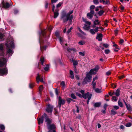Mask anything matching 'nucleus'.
<instances>
[{
	"label": "nucleus",
	"mask_w": 132,
	"mask_h": 132,
	"mask_svg": "<svg viewBox=\"0 0 132 132\" xmlns=\"http://www.w3.org/2000/svg\"><path fill=\"white\" fill-rule=\"evenodd\" d=\"M120 90L119 89L117 90L115 92H114V94L117 96H119L120 95Z\"/></svg>",
	"instance_id": "nucleus-24"
},
{
	"label": "nucleus",
	"mask_w": 132,
	"mask_h": 132,
	"mask_svg": "<svg viewBox=\"0 0 132 132\" xmlns=\"http://www.w3.org/2000/svg\"><path fill=\"white\" fill-rule=\"evenodd\" d=\"M67 51L69 52H74V50L72 48H67Z\"/></svg>",
	"instance_id": "nucleus-43"
},
{
	"label": "nucleus",
	"mask_w": 132,
	"mask_h": 132,
	"mask_svg": "<svg viewBox=\"0 0 132 132\" xmlns=\"http://www.w3.org/2000/svg\"><path fill=\"white\" fill-rule=\"evenodd\" d=\"M83 21L87 25H90L91 22L88 21L87 19H85L84 18H82Z\"/></svg>",
	"instance_id": "nucleus-22"
},
{
	"label": "nucleus",
	"mask_w": 132,
	"mask_h": 132,
	"mask_svg": "<svg viewBox=\"0 0 132 132\" xmlns=\"http://www.w3.org/2000/svg\"><path fill=\"white\" fill-rule=\"evenodd\" d=\"M90 28V25H84L83 27V29L85 30H88Z\"/></svg>",
	"instance_id": "nucleus-25"
},
{
	"label": "nucleus",
	"mask_w": 132,
	"mask_h": 132,
	"mask_svg": "<svg viewBox=\"0 0 132 132\" xmlns=\"http://www.w3.org/2000/svg\"><path fill=\"white\" fill-rule=\"evenodd\" d=\"M4 36V34L0 32V41L3 39Z\"/></svg>",
	"instance_id": "nucleus-34"
},
{
	"label": "nucleus",
	"mask_w": 132,
	"mask_h": 132,
	"mask_svg": "<svg viewBox=\"0 0 132 132\" xmlns=\"http://www.w3.org/2000/svg\"><path fill=\"white\" fill-rule=\"evenodd\" d=\"M14 11V13L15 14H16L18 12V11L17 10L15 9Z\"/></svg>",
	"instance_id": "nucleus-64"
},
{
	"label": "nucleus",
	"mask_w": 132,
	"mask_h": 132,
	"mask_svg": "<svg viewBox=\"0 0 132 132\" xmlns=\"http://www.w3.org/2000/svg\"><path fill=\"white\" fill-rule=\"evenodd\" d=\"M60 85L62 86V87L64 88L65 86V82L62 81Z\"/></svg>",
	"instance_id": "nucleus-41"
},
{
	"label": "nucleus",
	"mask_w": 132,
	"mask_h": 132,
	"mask_svg": "<svg viewBox=\"0 0 132 132\" xmlns=\"http://www.w3.org/2000/svg\"><path fill=\"white\" fill-rule=\"evenodd\" d=\"M44 116H42L41 117L39 118L38 119V123L39 125H40L41 123H43L44 121Z\"/></svg>",
	"instance_id": "nucleus-20"
},
{
	"label": "nucleus",
	"mask_w": 132,
	"mask_h": 132,
	"mask_svg": "<svg viewBox=\"0 0 132 132\" xmlns=\"http://www.w3.org/2000/svg\"><path fill=\"white\" fill-rule=\"evenodd\" d=\"M93 2L95 4H97L99 3L98 0H93Z\"/></svg>",
	"instance_id": "nucleus-56"
},
{
	"label": "nucleus",
	"mask_w": 132,
	"mask_h": 132,
	"mask_svg": "<svg viewBox=\"0 0 132 132\" xmlns=\"http://www.w3.org/2000/svg\"><path fill=\"white\" fill-rule=\"evenodd\" d=\"M79 31L83 35H86V34L85 33L83 32L79 28H78Z\"/></svg>",
	"instance_id": "nucleus-39"
},
{
	"label": "nucleus",
	"mask_w": 132,
	"mask_h": 132,
	"mask_svg": "<svg viewBox=\"0 0 132 132\" xmlns=\"http://www.w3.org/2000/svg\"><path fill=\"white\" fill-rule=\"evenodd\" d=\"M70 77L72 79H73L74 78V77L73 75V73L72 71L71 70H70Z\"/></svg>",
	"instance_id": "nucleus-29"
},
{
	"label": "nucleus",
	"mask_w": 132,
	"mask_h": 132,
	"mask_svg": "<svg viewBox=\"0 0 132 132\" xmlns=\"http://www.w3.org/2000/svg\"><path fill=\"white\" fill-rule=\"evenodd\" d=\"M102 34H97V36L96 37V38L99 41H101L102 40Z\"/></svg>",
	"instance_id": "nucleus-19"
},
{
	"label": "nucleus",
	"mask_w": 132,
	"mask_h": 132,
	"mask_svg": "<svg viewBox=\"0 0 132 132\" xmlns=\"http://www.w3.org/2000/svg\"><path fill=\"white\" fill-rule=\"evenodd\" d=\"M7 61L6 58L3 57L0 58V67H6V65Z\"/></svg>",
	"instance_id": "nucleus-6"
},
{
	"label": "nucleus",
	"mask_w": 132,
	"mask_h": 132,
	"mask_svg": "<svg viewBox=\"0 0 132 132\" xmlns=\"http://www.w3.org/2000/svg\"><path fill=\"white\" fill-rule=\"evenodd\" d=\"M47 28L48 29V30L50 31H51L52 29V27L50 25H47Z\"/></svg>",
	"instance_id": "nucleus-40"
},
{
	"label": "nucleus",
	"mask_w": 132,
	"mask_h": 132,
	"mask_svg": "<svg viewBox=\"0 0 132 132\" xmlns=\"http://www.w3.org/2000/svg\"><path fill=\"white\" fill-rule=\"evenodd\" d=\"M101 103L100 102H96L95 103L94 106V108L99 107L101 105Z\"/></svg>",
	"instance_id": "nucleus-27"
},
{
	"label": "nucleus",
	"mask_w": 132,
	"mask_h": 132,
	"mask_svg": "<svg viewBox=\"0 0 132 132\" xmlns=\"http://www.w3.org/2000/svg\"><path fill=\"white\" fill-rule=\"evenodd\" d=\"M36 80L37 83L38 84L39 83V81L43 82V78H40V76L38 74L36 78Z\"/></svg>",
	"instance_id": "nucleus-18"
},
{
	"label": "nucleus",
	"mask_w": 132,
	"mask_h": 132,
	"mask_svg": "<svg viewBox=\"0 0 132 132\" xmlns=\"http://www.w3.org/2000/svg\"><path fill=\"white\" fill-rule=\"evenodd\" d=\"M124 42V40L123 39H121L119 41V43L120 44H122Z\"/></svg>",
	"instance_id": "nucleus-62"
},
{
	"label": "nucleus",
	"mask_w": 132,
	"mask_h": 132,
	"mask_svg": "<svg viewBox=\"0 0 132 132\" xmlns=\"http://www.w3.org/2000/svg\"><path fill=\"white\" fill-rule=\"evenodd\" d=\"M2 6L3 8L7 9L10 6V5L8 2H5L3 1L2 3Z\"/></svg>",
	"instance_id": "nucleus-10"
},
{
	"label": "nucleus",
	"mask_w": 132,
	"mask_h": 132,
	"mask_svg": "<svg viewBox=\"0 0 132 132\" xmlns=\"http://www.w3.org/2000/svg\"><path fill=\"white\" fill-rule=\"evenodd\" d=\"M85 42L84 40H80L78 42V44L80 45H83L85 44Z\"/></svg>",
	"instance_id": "nucleus-30"
},
{
	"label": "nucleus",
	"mask_w": 132,
	"mask_h": 132,
	"mask_svg": "<svg viewBox=\"0 0 132 132\" xmlns=\"http://www.w3.org/2000/svg\"><path fill=\"white\" fill-rule=\"evenodd\" d=\"M8 71L6 68L0 69V75L3 76L6 75Z\"/></svg>",
	"instance_id": "nucleus-7"
},
{
	"label": "nucleus",
	"mask_w": 132,
	"mask_h": 132,
	"mask_svg": "<svg viewBox=\"0 0 132 132\" xmlns=\"http://www.w3.org/2000/svg\"><path fill=\"white\" fill-rule=\"evenodd\" d=\"M62 4V3L61 2L59 3L58 4H57L56 6V8L60 7L61 6V5Z\"/></svg>",
	"instance_id": "nucleus-46"
},
{
	"label": "nucleus",
	"mask_w": 132,
	"mask_h": 132,
	"mask_svg": "<svg viewBox=\"0 0 132 132\" xmlns=\"http://www.w3.org/2000/svg\"><path fill=\"white\" fill-rule=\"evenodd\" d=\"M77 35L79 37H81L82 38H84V35L82 34L81 33L80 34L79 33H78L77 34Z\"/></svg>",
	"instance_id": "nucleus-38"
},
{
	"label": "nucleus",
	"mask_w": 132,
	"mask_h": 132,
	"mask_svg": "<svg viewBox=\"0 0 132 132\" xmlns=\"http://www.w3.org/2000/svg\"><path fill=\"white\" fill-rule=\"evenodd\" d=\"M43 89V86L42 85H40L39 87V91L40 92L39 93L40 94V92H42Z\"/></svg>",
	"instance_id": "nucleus-33"
},
{
	"label": "nucleus",
	"mask_w": 132,
	"mask_h": 132,
	"mask_svg": "<svg viewBox=\"0 0 132 132\" xmlns=\"http://www.w3.org/2000/svg\"><path fill=\"white\" fill-rule=\"evenodd\" d=\"M45 33L46 31L45 30L44 31L42 30L41 32L39 33V42L40 45V50L42 51L43 49L46 50L47 47L46 46H44L42 47L41 46V43L43 42V40L42 39V37H43L44 38L45 37Z\"/></svg>",
	"instance_id": "nucleus-3"
},
{
	"label": "nucleus",
	"mask_w": 132,
	"mask_h": 132,
	"mask_svg": "<svg viewBox=\"0 0 132 132\" xmlns=\"http://www.w3.org/2000/svg\"><path fill=\"white\" fill-rule=\"evenodd\" d=\"M94 13L92 11H90L89 13H87V18L89 19H91L93 17V15Z\"/></svg>",
	"instance_id": "nucleus-15"
},
{
	"label": "nucleus",
	"mask_w": 132,
	"mask_h": 132,
	"mask_svg": "<svg viewBox=\"0 0 132 132\" xmlns=\"http://www.w3.org/2000/svg\"><path fill=\"white\" fill-rule=\"evenodd\" d=\"M71 97L72 98L74 99H75L76 98V96L73 94H71Z\"/></svg>",
	"instance_id": "nucleus-54"
},
{
	"label": "nucleus",
	"mask_w": 132,
	"mask_h": 132,
	"mask_svg": "<svg viewBox=\"0 0 132 132\" xmlns=\"http://www.w3.org/2000/svg\"><path fill=\"white\" fill-rule=\"evenodd\" d=\"M104 13V11L103 10H101L99 11L98 12V14L99 16H101Z\"/></svg>",
	"instance_id": "nucleus-32"
},
{
	"label": "nucleus",
	"mask_w": 132,
	"mask_h": 132,
	"mask_svg": "<svg viewBox=\"0 0 132 132\" xmlns=\"http://www.w3.org/2000/svg\"><path fill=\"white\" fill-rule=\"evenodd\" d=\"M59 10L58 8H56L55 11L54 12V18H56L59 15Z\"/></svg>",
	"instance_id": "nucleus-17"
},
{
	"label": "nucleus",
	"mask_w": 132,
	"mask_h": 132,
	"mask_svg": "<svg viewBox=\"0 0 132 132\" xmlns=\"http://www.w3.org/2000/svg\"><path fill=\"white\" fill-rule=\"evenodd\" d=\"M6 48L8 49L6 51V55H8V57L11 56L13 53V51L11 49L14 47V45L13 42V38L10 37L8 39L5 43Z\"/></svg>",
	"instance_id": "nucleus-2"
},
{
	"label": "nucleus",
	"mask_w": 132,
	"mask_h": 132,
	"mask_svg": "<svg viewBox=\"0 0 132 132\" xmlns=\"http://www.w3.org/2000/svg\"><path fill=\"white\" fill-rule=\"evenodd\" d=\"M59 41L60 42V43L62 45V46H63V43L64 42V40L63 38V37H60L59 39Z\"/></svg>",
	"instance_id": "nucleus-28"
},
{
	"label": "nucleus",
	"mask_w": 132,
	"mask_h": 132,
	"mask_svg": "<svg viewBox=\"0 0 132 132\" xmlns=\"http://www.w3.org/2000/svg\"><path fill=\"white\" fill-rule=\"evenodd\" d=\"M92 94H90L89 92H87L84 94L83 95L82 97L84 98L85 99L87 98L88 99L89 97L91 98Z\"/></svg>",
	"instance_id": "nucleus-13"
},
{
	"label": "nucleus",
	"mask_w": 132,
	"mask_h": 132,
	"mask_svg": "<svg viewBox=\"0 0 132 132\" xmlns=\"http://www.w3.org/2000/svg\"><path fill=\"white\" fill-rule=\"evenodd\" d=\"M127 110L129 111H132V108L129 104H127L126 105Z\"/></svg>",
	"instance_id": "nucleus-21"
},
{
	"label": "nucleus",
	"mask_w": 132,
	"mask_h": 132,
	"mask_svg": "<svg viewBox=\"0 0 132 132\" xmlns=\"http://www.w3.org/2000/svg\"><path fill=\"white\" fill-rule=\"evenodd\" d=\"M79 54L82 56H84L85 55V52H79Z\"/></svg>",
	"instance_id": "nucleus-49"
},
{
	"label": "nucleus",
	"mask_w": 132,
	"mask_h": 132,
	"mask_svg": "<svg viewBox=\"0 0 132 132\" xmlns=\"http://www.w3.org/2000/svg\"><path fill=\"white\" fill-rule=\"evenodd\" d=\"M0 128L2 130H4L5 128L4 126L2 125H0Z\"/></svg>",
	"instance_id": "nucleus-48"
},
{
	"label": "nucleus",
	"mask_w": 132,
	"mask_h": 132,
	"mask_svg": "<svg viewBox=\"0 0 132 132\" xmlns=\"http://www.w3.org/2000/svg\"><path fill=\"white\" fill-rule=\"evenodd\" d=\"M95 8V6L94 5H91L90 7V11H92L94 13V9Z\"/></svg>",
	"instance_id": "nucleus-31"
},
{
	"label": "nucleus",
	"mask_w": 132,
	"mask_h": 132,
	"mask_svg": "<svg viewBox=\"0 0 132 132\" xmlns=\"http://www.w3.org/2000/svg\"><path fill=\"white\" fill-rule=\"evenodd\" d=\"M113 46L114 47H115L116 49H119V48L118 47L116 44H114L113 45Z\"/></svg>",
	"instance_id": "nucleus-63"
},
{
	"label": "nucleus",
	"mask_w": 132,
	"mask_h": 132,
	"mask_svg": "<svg viewBox=\"0 0 132 132\" xmlns=\"http://www.w3.org/2000/svg\"><path fill=\"white\" fill-rule=\"evenodd\" d=\"M58 104L59 106V108H60L62 105H64L65 103V101L62 99L60 96H59Z\"/></svg>",
	"instance_id": "nucleus-12"
},
{
	"label": "nucleus",
	"mask_w": 132,
	"mask_h": 132,
	"mask_svg": "<svg viewBox=\"0 0 132 132\" xmlns=\"http://www.w3.org/2000/svg\"><path fill=\"white\" fill-rule=\"evenodd\" d=\"M111 113L113 115H115L117 113L115 111L113 110H111Z\"/></svg>",
	"instance_id": "nucleus-51"
},
{
	"label": "nucleus",
	"mask_w": 132,
	"mask_h": 132,
	"mask_svg": "<svg viewBox=\"0 0 132 132\" xmlns=\"http://www.w3.org/2000/svg\"><path fill=\"white\" fill-rule=\"evenodd\" d=\"M92 85L93 86V88L94 89L95 88V86L96 85V82H92Z\"/></svg>",
	"instance_id": "nucleus-52"
},
{
	"label": "nucleus",
	"mask_w": 132,
	"mask_h": 132,
	"mask_svg": "<svg viewBox=\"0 0 132 132\" xmlns=\"http://www.w3.org/2000/svg\"><path fill=\"white\" fill-rule=\"evenodd\" d=\"M99 69V67L98 66H96L95 67V68L91 69L89 72L90 74H95L96 73V72Z\"/></svg>",
	"instance_id": "nucleus-11"
},
{
	"label": "nucleus",
	"mask_w": 132,
	"mask_h": 132,
	"mask_svg": "<svg viewBox=\"0 0 132 132\" xmlns=\"http://www.w3.org/2000/svg\"><path fill=\"white\" fill-rule=\"evenodd\" d=\"M131 125V123H128L126 124V126L129 127H130Z\"/></svg>",
	"instance_id": "nucleus-57"
},
{
	"label": "nucleus",
	"mask_w": 132,
	"mask_h": 132,
	"mask_svg": "<svg viewBox=\"0 0 132 132\" xmlns=\"http://www.w3.org/2000/svg\"><path fill=\"white\" fill-rule=\"evenodd\" d=\"M110 52V51L109 49H106L105 50V53L106 54H108Z\"/></svg>",
	"instance_id": "nucleus-53"
},
{
	"label": "nucleus",
	"mask_w": 132,
	"mask_h": 132,
	"mask_svg": "<svg viewBox=\"0 0 132 132\" xmlns=\"http://www.w3.org/2000/svg\"><path fill=\"white\" fill-rule=\"evenodd\" d=\"M111 72L110 71H108L106 73V75L107 76H109L111 74Z\"/></svg>",
	"instance_id": "nucleus-61"
},
{
	"label": "nucleus",
	"mask_w": 132,
	"mask_h": 132,
	"mask_svg": "<svg viewBox=\"0 0 132 132\" xmlns=\"http://www.w3.org/2000/svg\"><path fill=\"white\" fill-rule=\"evenodd\" d=\"M100 30L103 31L104 29L101 27H96L95 29H90L89 32L92 34L94 35Z\"/></svg>",
	"instance_id": "nucleus-4"
},
{
	"label": "nucleus",
	"mask_w": 132,
	"mask_h": 132,
	"mask_svg": "<svg viewBox=\"0 0 132 132\" xmlns=\"http://www.w3.org/2000/svg\"><path fill=\"white\" fill-rule=\"evenodd\" d=\"M49 69V66L47 65H46V67L44 68V70L45 71H47Z\"/></svg>",
	"instance_id": "nucleus-44"
},
{
	"label": "nucleus",
	"mask_w": 132,
	"mask_h": 132,
	"mask_svg": "<svg viewBox=\"0 0 132 132\" xmlns=\"http://www.w3.org/2000/svg\"><path fill=\"white\" fill-rule=\"evenodd\" d=\"M53 106L50 104H48L46 108V111L49 113H51L52 112Z\"/></svg>",
	"instance_id": "nucleus-9"
},
{
	"label": "nucleus",
	"mask_w": 132,
	"mask_h": 132,
	"mask_svg": "<svg viewBox=\"0 0 132 132\" xmlns=\"http://www.w3.org/2000/svg\"><path fill=\"white\" fill-rule=\"evenodd\" d=\"M73 10L70 11L67 14L65 11L61 13V20L64 23L68 21L70 25L72 24L73 15H71L73 13Z\"/></svg>",
	"instance_id": "nucleus-1"
},
{
	"label": "nucleus",
	"mask_w": 132,
	"mask_h": 132,
	"mask_svg": "<svg viewBox=\"0 0 132 132\" xmlns=\"http://www.w3.org/2000/svg\"><path fill=\"white\" fill-rule=\"evenodd\" d=\"M100 23L99 20H96L94 22V25H98Z\"/></svg>",
	"instance_id": "nucleus-37"
},
{
	"label": "nucleus",
	"mask_w": 132,
	"mask_h": 132,
	"mask_svg": "<svg viewBox=\"0 0 132 132\" xmlns=\"http://www.w3.org/2000/svg\"><path fill=\"white\" fill-rule=\"evenodd\" d=\"M48 129L49 130L48 132H52L51 130H54V129L56 128V127L55 125L53 124H48L47 125Z\"/></svg>",
	"instance_id": "nucleus-8"
},
{
	"label": "nucleus",
	"mask_w": 132,
	"mask_h": 132,
	"mask_svg": "<svg viewBox=\"0 0 132 132\" xmlns=\"http://www.w3.org/2000/svg\"><path fill=\"white\" fill-rule=\"evenodd\" d=\"M92 75L89 73H88L86 75V77L84 79L82 84H86L87 82H90L91 81V79L92 78Z\"/></svg>",
	"instance_id": "nucleus-5"
},
{
	"label": "nucleus",
	"mask_w": 132,
	"mask_h": 132,
	"mask_svg": "<svg viewBox=\"0 0 132 132\" xmlns=\"http://www.w3.org/2000/svg\"><path fill=\"white\" fill-rule=\"evenodd\" d=\"M76 95L79 97H82V95H81L80 93H76Z\"/></svg>",
	"instance_id": "nucleus-59"
},
{
	"label": "nucleus",
	"mask_w": 132,
	"mask_h": 132,
	"mask_svg": "<svg viewBox=\"0 0 132 132\" xmlns=\"http://www.w3.org/2000/svg\"><path fill=\"white\" fill-rule=\"evenodd\" d=\"M71 61H72L74 66L78 64V61L77 60H74L73 59H72Z\"/></svg>",
	"instance_id": "nucleus-23"
},
{
	"label": "nucleus",
	"mask_w": 132,
	"mask_h": 132,
	"mask_svg": "<svg viewBox=\"0 0 132 132\" xmlns=\"http://www.w3.org/2000/svg\"><path fill=\"white\" fill-rule=\"evenodd\" d=\"M101 88L100 89H99L98 88H95L94 89L96 93H101L102 92L101 90Z\"/></svg>",
	"instance_id": "nucleus-26"
},
{
	"label": "nucleus",
	"mask_w": 132,
	"mask_h": 132,
	"mask_svg": "<svg viewBox=\"0 0 132 132\" xmlns=\"http://www.w3.org/2000/svg\"><path fill=\"white\" fill-rule=\"evenodd\" d=\"M71 101H74V100H73L70 98H68L67 100V102L69 104L70 103Z\"/></svg>",
	"instance_id": "nucleus-47"
},
{
	"label": "nucleus",
	"mask_w": 132,
	"mask_h": 132,
	"mask_svg": "<svg viewBox=\"0 0 132 132\" xmlns=\"http://www.w3.org/2000/svg\"><path fill=\"white\" fill-rule=\"evenodd\" d=\"M102 44L103 46L105 48H107L109 46V45L108 44L106 43L103 44Z\"/></svg>",
	"instance_id": "nucleus-36"
},
{
	"label": "nucleus",
	"mask_w": 132,
	"mask_h": 132,
	"mask_svg": "<svg viewBox=\"0 0 132 132\" xmlns=\"http://www.w3.org/2000/svg\"><path fill=\"white\" fill-rule=\"evenodd\" d=\"M45 7L46 9H47L48 5V3L47 1L45 2Z\"/></svg>",
	"instance_id": "nucleus-42"
},
{
	"label": "nucleus",
	"mask_w": 132,
	"mask_h": 132,
	"mask_svg": "<svg viewBox=\"0 0 132 132\" xmlns=\"http://www.w3.org/2000/svg\"><path fill=\"white\" fill-rule=\"evenodd\" d=\"M103 3L104 4H108L110 3V2L109 0H106L105 1V2Z\"/></svg>",
	"instance_id": "nucleus-45"
},
{
	"label": "nucleus",
	"mask_w": 132,
	"mask_h": 132,
	"mask_svg": "<svg viewBox=\"0 0 132 132\" xmlns=\"http://www.w3.org/2000/svg\"><path fill=\"white\" fill-rule=\"evenodd\" d=\"M118 30H119L117 28V29H116V30H114V31L115 34L116 35H117L118 34Z\"/></svg>",
	"instance_id": "nucleus-58"
},
{
	"label": "nucleus",
	"mask_w": 132,
	"mask_h": 132,
	"mask_svg": "<svg viewBox=\"0 0 132 132\" xmlns=\"http://www.w3.org/2000/svg\"><path fill=\"white\" fill-rule=\"evenodd\" d=\"M44 116L46 118V122L47 123V125L51 124V123L52 122L51 120L49 118H47V115L46 114L44 113Z\"/></svg>",
	"instance_id": "nucleus-14"
},
{
	"label": "nucleus",
	"mask_w": 132,
	"mask_h": 132,
	"mask_svg": "<svg viewBox=\"0 0 132 132\" xmlns=\"http://www.w3.org/2000/svg\"><path fill=\"white\" fill-rule=\"evenodd\" d=\"M74 68L75 70V72L76 73H78V71L77 69H76V66H74Z\"/></svg>",
	"instance_id": "nucleus-55"
},
{
	"label": "nucleus",
	"mask_w": 132,
	"mask_h": 132,
	"mask_svg": "<svg viewBox=\"0 0 132 132\" xmlns=\"http://www.w3.org/2000/svg\"><path fill=\"white\" fill-rule=\"evenodd\" d=\"M4 45L0 44V56L3 55V47Z\"/></svg>",
	"instance_id": "nucleus-16"
},
{
	"label": "nucleus",
	"mask_w": 132,
	"mask_h": 132,
	"mask_svg": "<svg viewBox=\"0 0 132 132\" xmlns=\"http://www.w3.org/2000/svg\"><path fill=\"white\" fill-rule=\"evenodd\" d=\"M118 104L121 107H122L123 106V104L120 101V100H119L118 102Z\"/></svg>",
	"instance_id": "nucleus-35"
},
{
	"label": "nucleus",
	"mask_w": 132,
	"mask_h": 132,
	"mask_svg": "<svg viewBox=\"0 0 132 132\" xmlns=\"http://www.w3.org/2000/svg\"><path fill=\"white\" fill-rule=\"evenodd\" d=\"M112 98L113 100L114 101H116L117 100V97L116 96H113Z\"/></svg>",
	"instance_id": "nucleus-60"
},
{
	"label": "nucleus",
	"mask_w": 132,
	"mask_h": 132,
	"mask_svg": "<svg viewBox=\"0 0 132 132\" xmlns=\"http://www.w3.org/2000/svg\"><path fill=\"white\" fill-rule=\"evenodd\" d=\"M44 58L43 57H42L40 58V61L41 62V64L42 65H43V64L44 62Z\"/></svg>",
	"instance_id": "nucleus-50"
}]
</instances>
